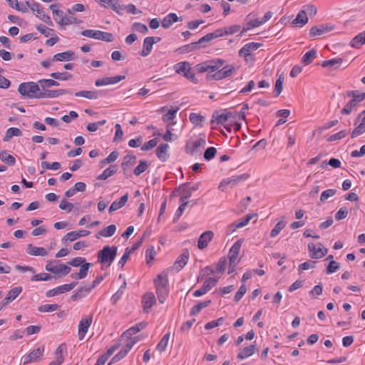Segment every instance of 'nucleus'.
<instances>
[{"instance_id": "obj_1", "label": "nucleus", "mask_w": 365, "mask_h": 365, "mask_svg": "<svg viewBox=\"0 0 365 365\" xmlns=\"http://www.w3.org/2000/svg\"><path fill=\"white\" fill-rule=\"evenodd\" d=\"M225 63L220 58L207 61L196 65L195 69L198 73L207 72V80H221L225 78L222 69L218 70Z\"/></svg>"}, {"instance_id": "obj_2", "label": "nucleus", "mask_w": 365, "mask_h": 365, "mask_svg": "<svg viewBox=\"0 0 365 365\" xmlns=\"http://www.w3.org/2000/svg\"><path fill=\"white\" fill-rule=\"evenodd\" d=\"M118 248L115 246H105L98 253V262L101 264V269L109 267L117 255Z\"/></svg>"}, {"instance_id": "obj_3", "label": "nucleus", "mask_w": 365, "mask_h": 365, "mask_svg": "<svg viewBox=\"0 0 365 365\" xmlns=\"http://www.w3.org/2000/svg\"><path fill=\"white\" fill-rule=\"evenodd\" d=\"M156 294L160 303L163 304L169 294L168 279L165 274H160L154 280Z\"/></svg>"}, {"instance_id": "obj_4", "label": "nucleus", "mask_w": 365, "mask_h": 365, "mask_svg": "<svg viewBox=\"0 0 365 365\" xmlns=\"http://www.w3.org/2000/svg\"><path fill=\"white\" fill-rule=\"evenodd\" d=\"M40 91V86L38 81L35 82H24L19 86L18 91L23 96H28L29 98H36L37 93Z\"/></svg>"}, {"instance_id": "obj_5", "label": "nucleus", "mask_w": 365, "mask_h": 365, "mask_svg": "<svg viewBox=\"0 0 365 365\" xmlns=\"http://www.w3.org/2000/svg\"><path fill=\"white\" fill-rule=\"evenodd\" d=\"M45 269L46 271L52 272L57 275V277H61L67 275L71 270V268L64 264L55 265L53 262H47Z\"/></svg>"}, {"instance_id": "obj_6", "label": "nucleus", "mask_w": 365, "mask_h": 365, "mask_svg": "<svg viewBox=\"0 0 365 365\" xmlns=\"http://www.w3.org/2000/svg\"><path fill=\"white\" fill-rule=\"evenodd\" d=\"M206 145L205 138H200L195 140H190L187 142L185 145V151L187 154L193 155L195 153H200L201 150Z\"/></svg>"}, {"instance_id": "obj_7", "label": "nucleus", "mask_w": 365, "mask_h": 365, "mask_svg": "<svg viewBox=\"0 0 365 365\" xmlns=\"http://www.w3.org/2000/svg\"><path fill=\"white\" fill-rule=\"evenodd\" d=\"M249 174L245 173L239 175H233L230 178L224 179L220 183L219 189H221L222 191H224V187L226 186L229 185L230 187H233L239 182L246 180L249 178Z\"/></svg>"}, {"instance_id": "obj_8", "label": "nucleus", "mask_w": 365, "mask_h": 365, "mask_svg": "<svg viewBox=\"0 0 365 365\" xmlns=\"http://www.w3.org/2000/svg\"><path fill=\"white\" fill-rule=\"evenodd\" d=\"M138 337L129 339L128 342L125 344V347L112 358L108 365H110L111 364L115 363L120 361V359H123L132 349L133 345L138 341Z\"/></svg>"}, {"instance_id": "obj_9", "label": "nucleus", "mask_w": 365, "mask_h": 365, "mask_svg": "<svg viewBox=\"0 0 365 365\" xmlns=\"http://www.w3.org/2000/svg\"><path fill=\"white\" fill-rule=\"evenodd\" d=\"M257 216V214H248L239 221L230 224L227 228V233L232 234L237 229L246 226L254 217Z\"/></svg>"}, {"instance_id": "obj_10", "label": "nucleus", "mask_w": 365, "mask_h": 365, "mask_svg": "<svg viewBox=\"0 0 365 365\" xmlns=\"http://www.w3.org/2000/svg\"><path fill=\"white\" fill-rule=\"evenodd\" d=\"M242 244V240L240 239L237 240L234 245L232 246V247L230 250L229 254H228V258L230 261V265L233 266V268L235 267L237 263V258L239 256V252L241 248Z\"/></svg>"}, {"instance_id": "obj_11", "label": "nucleus", "mask_w": 365, "mask_h": 365, "mask_svg": "<svg viewBox=\"0 0 365 365\" xmlns=\"http://www.w3.org/2000/svg\"><path fill=\"white\" fill-rule=\"evenodd\" d=\"M67 93H71L70 91L66 89L44 90L39 91L36 94V98H55Z\"/></svg>"}, {"instance_id": "obj_12", "label": "nucleus", "mask_w": 365, "mask_h": 365, "mask_svg": "<svg viewBox=\"0 0 365 365\" xmlns=\"http://www.w3.org/2000/svg\"><path fill=\"white\" fill-rule=\"evenodd\" d=\"M334 26L331 24H320L319 26H314L309 30V36L311 37H315L324 34L334 29Z\"/></svg>"}, {"instance_id": "obj_13", "label": "nucleus", "mask_w": 365, "mask_h": 365, "mask_svg": "<svg viewBox=\"0 0 365 365\" xmlns=\"http://www.w3.org/2000/svg\"><path fill=\"white\" fill-rule=\"evenodd\" d=\"M76 284H77V282H71L70 284H66L61 285L56 288L48 290L46 293V296L47 297H51L56 296L59 294L69 292L71 289H73L76 286Z\"/></svg>"}, {"instance_id": "obj_14", "label": "nucleus", "mask_w": 365, "mask_h": 365, "mask_svg": "<svg viewBox=\"0 0 365 365\" xmlns=\"http://www.w3.org/2000/svg\"><path fill=\"white\" fill-rule=\"evenodd\" d=\"M93 322V316L92 315H90L89 317L85 318V319H82L80 322H79V324H78V339L80 340H82L86 332L88 331V328L91 327V324Z\"/></svg>"}, {"instance_id": "obj_15", "label": "nucleus", "mask_w": 365, "mask_h": 365, "mask_svg": "<svg viewBox=\"0 0 365 365\" xmlns=\"http://www.w3.org/2000/svg\"><path fill=\"white\" fill-rule=\"evenodd\" d=\"M44 352V347L41 346L31 351L29 354L24 358V364H29L33 361L38 360L43 356Z\"/></svg>"}, {"instance_id": "obj_16", "label": "nucleus", "mask_w": 365, "mask_h": 365, "mask_svg": "<svg viewBox=\"0 0 365 365\" xmlns=\"http://www.w3.org/2000/svg\"><path fill=\"white\" fill-rule=\"evenodd\" d=\"M262 46L261 43L251 42L245 44L240 51L239 55L245 57L246 61H248L247 57L250 56L251 53L256 51Z\"/></svg>"}, {"instance_id": "obj_17", "label": "nucleus", "mask_w": 365, "mask_h": 365, "mask_svg": "<svg viewBox=\"0 0 365 365\" xmlns=\"http://www.w3.org/2000/svg\"><path fill=\"white\" fill-rule=\"evenodd\" d=\"M156 303V299L153 292H147L142 299L144 312L148 313L151 307Z\"/></svg>"}, {"instance_id": "obj_18", "label": "nucleus", "mask_w": 365, "mask_h": 365, "mask_svg": "<svg viewBox=\"0 0 365 365\" xmlns=\"http://www.w3.org/2000/svg\"><path fill=\"white\" fill-rule=\"evenodd\" d=\"M125 78V76H115L113 77H106L103 78H99L96 81V86H102L110 84H115L118 83L119 81Z\"/></svg>"}, {"instance_id": "obj_19", "label": "nucleus", "mask_w": 365, "mask_h": 365, "mask_svg": "<svg viewBox=\"0 0 365 365\" xmlns=\"http://www.w3.org/2000/svg\"><path fill=\"white\" fill-rule=\"evenodd\" d=\"M147 326V323L145 322H140L135 326L130 327L128 330H126L121 336V338L123 339L124 337H126L129 339H133L132 336L133 334H135L136 333L140 331L143 329H145Z\"/></svg>"}, {"instance_id": "obj_20", "label": "nucleus", "mask_w": 365, "mask_h": 365, "mask_svg": "<svg viewBox=\"0 0 365 365\" xmlns=\"http://www.w3.org/2000/svg\"><path fill=\"white\" fill-rule=\"evenodd\" d=\"M214 236L213 232L208 230L203 232L199 237L197 242L198 248L200 250H203L207 247L208 243L212 240Z\"/></svg>"}, {"instance_id": "obj_21", "label": "nucleus", "mask_w": 365, "mask_h": 365, "mask_svg": "<svg viewBox=\"0 0 365 365\" xmlns=\"http://www.w3.org/2000/svg\"><path fill=\"white\" fill-rule=\"evenodd\" d=\"M92 291L90 286L80 287L76 289L71 297L72 301L75 302L87 296Z\"/></svg>"}, {"instance_id": "obj_22", "label": "nucleus", "mask_w": 365, "mask_h": 365, "mask_svg": "<svg viewBox=\"0 0 365 365\" xmlns=\"http://www.w3.org/2000/svg\"><path fill=\"white\" fill-rule=\"evenodd\" d=\"M154 43H155L154 37L148 36V37L145 38V39L143 41V49L140 51V54L142 56H148L150 53Z\"/></svg>"}, {"instance_id": "obj_23", "label": "nucleus", "mask_w": 365, "mask_h": 365, "mask_svg": "<svg viewBox=\"0 0 365 365\" xmlns=\"http://www.w3.org/2000/svg\"><path fill=\"white\" fill-rule=\"evenodd\" d=\"M231 117H233V115L231 112H228L225 114H220L219 112H215L212 115L211 123L216 122L217 124L225 125L228 119Z\"/></svg>"}, {"instance_id": "obj_24", "label": "nucleus", "mask_w": 365, "mask_h": 365, "mask_svg": "<svg viewBox=\"0 0 365 365\" xmlns=\"http://www.w3.org/2000/svg\"><path fill=\"white\" fill-rule=\"evenodd\" d=\"M189 252L187 249L184 250L182 253L178 257L174 263L175 267L180 270L183 268L188 262L189 259Z\"/></svg>"}, {"instance_id": "obj_25", "label": "nucleus", "mask_w": 365, "mask_h": 365, "mask_svg": "<svg viewBox=\"0 0 365 365\" xmlns=\"http://www.w3.org/2000/svg\"><path fill=\"white\" fill-rule=\"evenodd\" d=\"M26 252L30 255L34 256H46L48 255L47 250L44 247H35L32 244L27 245Z\"/></svg>"}, {"instance_id": "obj_26", "label": "nucleus", "mask_w": 365, "mask_h": 365, "mask_svg": "<svg viewBox=\"0 0 365 365\" xmlns=\"http://www.w3.org/2000/svg\"><path fill=\"white\" fill-rule=\"evenodd\" d=\"M308 250L309 252L310 257L312 259H321L322 255V243H318L317 245L314 243L308 244Z\"/></svg>"}, {"instance_id": "obj_27", "label": "nucleus", "mask_w": 365, "mask_h": 365, "mask_svg": "<svg viewBox=\"0 0 365 365\" xmlns=\"http://www.w3.org/2000/svg\"><path fill=\"white\" fill-rule=\"evenodd\" d=\"M75 53L72 51H66L55 54L52 60L56 61H72L75 58Z\"/></svg>"}, {"instance_id": "obj_28", "label": "nucleus", "mask_w": 365, "mask_h": 365, "mask_svg": "<svg viewBox=\"0 0 365 365\" xmlns=\"http://www.w3.org/2000/svg\"><path fill=\"white\" fill-rule=\"evenodd\" d=\"M128 200V193L125 194L118 200H115L110 205L108 211L110 213L116 211L124 207Z\"/></svg>"}, {"instance_id": "obj_29", "label": "nucleus", "mask_w": 365, "mask_h": 365, "mask_svg": "<svg viewBox=\"0 0 365 365\" xmlns=\"http://www.w3.org/2000/svg\"><path fill=\"white\" fill-rule=\"evenodd\" d=\"M168 144L165 143L160 145L156 149V155L162 162H165L169 157L168 153Z\"/></svg>"}, {"instance_id": "obj_30", "label": "nucleus", "mask_w": 365, "mask_h": 365, "mask_svg": "<svg viewBox=\"0 0 365 365\" xmlns=\"http://www.w3.org/2000/svg\"><path fill=\"white\" fill-rule=\"evenodd\" d=\"M308 21V17L305 14V11L302 9L297 14L296 18L292 21V24L296 26L302 27Z\"/></svg>"}, {"instance_id": "obj_31", "label": "nucleus", "mask_w": 365, "mask_h": 365, "mask_svg": "<svg viewBox=\"0 0 365 365\" xmlns=\"http://www.w3.org/2000/svg\"><path fill=\"white\" fill-rule=\"evenodd\" d=\"M343 62V59L341 58H332L330 60L324 61L322 63V66L323 68H329L331 70H335Z\"/></svg>"}, {"instance_id": "obj_32", "label": "nucleus", "mask_w": 365, "mask_h": 365, "mask_svg": "<svg viewBox=\"0 0 365 365\" xmlns=\"http://www.w3.org/2000/svg\"><path fill=\"white\" fill-rule=\"evenodd\" d=\"M256 347L255 345H250L248 346L245 347L240 352L237 354V359L242 360L250 356H252L255 350Z\"/></svg>"}, {"instance_id": "obj_33", "label": "nucleus", "mask_w": 365, "mask_h": 365, "mask_svg": "<svg viewBox=\"0 0 365 365\" xmlns=\"http://www.w3.org/2000/svg\"><path fill=\"white\" fill-rule=\"evenodd\" d=\"M101 91H81L76 92L75 96L77 97H83L88 99H97Z\"/></svg>"}, {"instance_id": "obj_34", "label": "nucleus", "mask_w": 365, "mask_h": 365, "mask_svg": "<svg viewBox=\"0 0 365 365\" xmlns=\"http://www.w3.org/2000/svg\"><path fill=\"white\" fill-rule=\"evenodd\" d=\"M178 21V17L176 14L170 13L167 15L162 21V26L165 29H168L170 26Z\"/></svg>"}, {"instance_id": "obj_35", "label": "nucleus", "mask_w": 365, "mask_h": 365, "mask_svg": "<svg viewBox=\"0 0 365 365\" xmlns=\"http://www.w3.org/2000/svg\"><path fill=\"white\" fill-rule=\"evenodd\" d=\"M346 96L351 97V99L358 104L365 99V92L359 93L358 91H346Z\"/></svg>"}, {"instance_id": "obj_36", "label": "nucleus", "mask_w": 365, "mask_h": 365, "mask_svg": "<svg viewBox=\"0 0 365 365\" xmlns=\"http://www.w3.org/2000/svg\"><path fill=\"white\" fill-rule=\"evenodd\" d=\"M361 118V122L359 123V125L354 129V130L351 133V138H354L365 132V114H364L362 116L359 117L358 116V118Z\"/></svg>"}, {"instance_id": "obj_37", "label": "nucleus", "mask_w": 365, "mask_h": 365, "mask_svg": "<svg viewBox=\"0 0 365 365\" xmlns=\"http://www.w3.org/2000/svg\"><path fill=\"white\" fill-rule=\"evenodd\" d=\"M177 191H179L180 195V202H186L185 200L190 198L192 194L185 184L178 187Z\"/></svg>"}, {"instance_id": "obj_38", "label": "nucleus", "mask_w": 365, "mask_h": 365, "mask_svg": "<svg viewBox=\"0 0 365 365\" xmlns=\"http://www.w3.org/2000/svg\"><path fill=\"white\" fill-rule=\"evenodd\" d=\"M117 166L116 165H110L109 168H106L102 174L98 176L97 179L101 180H106L109 177L115 174L117 172Z\"/></svg>"}, {"instance_id": "obj_39", "label": "nucleus", "mask_w": 365, "mask_h": 365, "mask_svg": "<svg viewBox=\"0 0 365 365\" xmlns=\"http://www.w3.org/2000/svg\"><path fill=\"white\" fill-rule=\"evenodd\" d=\"M262 24V21H260L259 19L251 20L247 23V26L244 27L240 34V36H243L246 32L253 28L259 27Z\"/></svg>"}, {"instance_id": "obj_40", "label": "nucleus", "mask_w": 365, "mask_h": 365, "mask_svg": "<svg viewBox=\"0 0 365 365\" xmlns=\"http://www.w3.org/2000/svg\"><path fill=\"white\" fill-rule=\"evenodd\" d=\"M317 57V51L312 49L307 52L302 58V63L305 66L310 64L314 59Z\"/></svg>"}, {"instance_id": "obj_41", "label": "nucleus", "mask_w": 365, "mask_h": 365, "mask_svg": "<svg viewBox=\"0 0 365 365\" xmlns=\"http://www.w3.org/2000/svg\"><path fill=\"white\" fill-rule=\"evenodd\" d=\"M175 70L176 73L184 75L185 73L189 72V70H191V67L187 61H183L175 64Z\"/></svg>"}, {"instance_id": "obj_42", "label": "nucleus", "mask_w": 365, "mask_h": 365, "mask_svg": "<svg viewBox=\"0 0 365 365\" xmlns=\"http://www.w3.org/2000/svg\"><path fill=\"white\" fill-rule=\"evenodd\" d=\"M210 303H211V300H207V301L198 303L197 304H196L192 307L190 314L191 316H195V315L197 314L198 313H200L201 312V310L202 309L208 307Z\"/></svg>"}, {"instance_id": "obj_43", "label": "nucleus", "mask_w": 365, "mask_h": 365, "mask_svg": "<svg viewBox=\"0 0 365 365\" xmlns=\"http://www.w3.org/2000/svg\"><path fill=\"white\" fill-rule=\"evenodd\" d=\"M0 159L10 166L16 163L14 157L7 153L6 150H0Z\"/></svg>"}, {"instance_id": "obj_44", "label": "nucleus", "mask_w": 365, "mask_h": 365, "mask_svg": "<svg viewBox=\"0 0 365 365\" xmlns=\"http://www.w3.org/2000/svg\"><path fill=\"white\" fill-rule=\"evenodd\" d=\"M38 83L42 91L47 90V88L59 86V83L54 79H41Z\"/></svg>"}, {"instance_id": "obj_45", "label": "nucleus", "mask_w": 365, "mask_h": 365, "mask_svg": "<svg viewBox=\"0 0 365 365\" xmlns=\"http://www.w3.org/2000/svg\"><path fill=\"white\" fill-rule=\"evenodd\" d=\"M22 134L21 130L18 128H10L7 129L4 141H9L13 136H21Z\"/></svg>"}, {"instance_id": "obj_46", "label": "nucleus", "mask_w": 365, "mask_h": 365, "mask_svg": "<svg viewBox=\"0 0 365 365\" xmlns=\"http://www.w3.org/2000/svg\"><path fill=\"white\" fill-rule=\"evenodd\" d=\"M116 231V226L115 225H110L108 227L101 230L98 235L104 237H110L114 235Z\"/></svg>"}, {"instance_id": "obj_47", "label": "nucleus", "mask_w": 365, "mask_h": 365, "mask_svg": "<svg viewBox=\"0 0 365 365\" xmlns=\"http://www.w3.org/2000/svg\"><path fill=\"white\" fill-rule=\"evenodd\" d=\"M136 160L135 155L128 153L124 156L121 166H128V168H130L136 163Z\"/></svg>"}, {"instance_id": "obj_48", "label": "nucleus", "mask_w": 365, "mask_h": 365, "mask_svg": "<svg viewBox=\"0 0 365 365\" xmlns=\"http://www.w3.org/2000/svg\"><path fill=\"white\" fill-rule=\"evenodd\" d=\"M365 43V31L359 34L351 41V45L352 47H359Z\"/></svg>"}, {"instance_id": "obj_49", "label": "nucleus", "mask_w": 365, "mask_h": 365, "mask_svg": "<svg viewBox=\"0 0 365 365\" xmlns=\"http://www.w3.org/2000/svg\"><path fill=\"white\" fill-rule=\"evenodd\" d=\"M170 332H168L166 334H165L162 337V339H160L159 343L158 344V345H157V350L160 353H162L163 351H164L166 349V347L168 346V341H169V339H170Z\"/></svg>"}, {"instance_id": "obj_50", "label": "nucleus", "mask_w": 365, "mask_h": 365, "mask_svg": "<svg viewBox=\"0 0 365 365\" xmlns=\"http://www.w3.org/2000/svg\"><path fill=\"white\" fill-rule=\"evenodd\" d=\"M149 167V163L146 160H140L139 165L134 169L133 173L136 176H139L144 173Z\"/></svg>"}, {"instance_id": "obj_51", "label": "nucleus", "mask_w": 365, "mask_h": 365, "mask_svg": "<svg viewBox=\"0 0 365 365\" xmlns=\"http://www.w3.org/2000/svg\"><path fill=\"white\" fill-rule=\"evenodd\" d=\"M81 22V20H78L76 18L71 16H65L64 19H61L58 24L60 26H67L70 24H77Z\"/></svg>"}, {"instance_id": "obj_52", "label": "nucleus", "mask_w": 365, "mask_h": 365, "mask_svg": "<svg viewBox=\"0 0 365 365\" xmlns=\"http://www.w3.org/2000/svg\"><path fill=\"white\" fill-rule=\"evenodd\" d=\"M59 306L56 304H46L41 305L38 307V311L40 312H51L57 310Z\"/></svg>"}, {"instance_id": "obj_53", "label": "nucleus", "mask_w": 365, "mask_h": 365, "mask_svg": "<svg viewBox=\"0 0 365 365\" xmlns=\"http://www.w3.org/2000/svg\"><path fill=\"white\" fill-rule=\"evenodd\" d=\"M200 48V46H196L195 42H192L190 44L185 45L180 48H179L177 51L180 53H185L190 51H193Z\"/></svg>"}, {"instance_id": "obj_54", "label": "nucleus", "mask_w": 365, "mask_h": 365, "mask_svg": "<svg viewBox=\"0 0 365 365\" xmlns=\"http://www.w3.org/2000/svg\"><path fill=\"white\" fill-rule=\"evenodd\" d=\"M50 76L53 79L60 81H67L71 78V74L68 72L59 73L55 72L50 74Z\"/></svg>"}, {"instance_id": "obj_55", "label": "nucleus", "mask_w": 365, "mask_h": 365, "mask_svg": "<svg viewBox=\"0 0 365 365\" xmlns=\"http://www.w3.org/2000/svg\"><path fill=\"white\" fill-rule=\"evenodd\" d=\"M22 292L21 287H15L12 288L6 295V297L9 298V301H14Z\"/></svg>"}, {"instance_id": "obj_56", "label": "nucleus", "mask_w": 365, "mask_h": 365, "mask_svg": "<svg viewBox=\"0 0 365 365\" xmlns=\"http://www.w3.org/2000/svg\"><path fill=\"white\" fill-rule=\"evenodd\" d=\"M285 222L283 220L277 222L274 227L271 230L270 237H274L279 235L281 230L285 227Z\"/></svg>"}, {"instance_id": "obj_57", "label": "nucleus", "mask_w": 365, "mask_h": 365, "mask_svg": "<svg viewBox=\"0 0 365 365\" xmlns=\"http://www.w3.org/2000/svg\"><path fill=\"white\" fill-rule=\"evenodd\" d=\"M99 30H92V29H86L81 32V35L88 37V38H92L94 39L98 40L99 38Z\"/></svg>"}, {"instance_id": "obj_58", "label": "nucleus", "mask_w": 365, "mask_h": 365, "mask_svg": "<svg viewBox=\"0 0 365 365\" xmlns=\"http://www.w3.org/2000/svg\"><path fill=\"white\" fill-rule=\"evenodd\" d=\"M283 81H284V76L280 75L278 78V79L276 81L275 83V87H274V93L275 96H278L282 91L283 89Z\"/></svg>"}, {"instance_id": "obj_59", "label": "nucleus", "mask_w": 365, "mask_h": 365, "mask_svg": "<svg viewBox=\"0 0 365 365\" xmlns=\"http://www.w3.org/2000/svg\"><path fill=\"white\" fill-rule=\"evenodd\" d=\"M348 133H349V131L346 130H341V131L338 132L337 133H335V134H333V135H330L327 138V141L328 142H332V141H335V140H340V139L344 138L345 136H346Z\"/></svg>"}, {"instance_id": "obj_60", "label": "nucleus", "mask_w": 365, "mask_h": 365, "mask_svg": "<svg viewBox=\"0 0 365 365\" xmlns=\"http://www.w3.org/2000/svg\"><path fill=\"white\" fill-rule=\"evenodd\" d=\"M189 119L192 124L198 125L205 120V118L200 114L192 113L189 116Z\"/></svg>"}, {"instance_id": "obj_61", "label": "nucleus", "mask_w": 365, "mask_h": 365, "mask_svg": "<svg viewBox=\"0 0 365 365\" xmlns=\"http://www.w3.org/2000/svg\"><path fill=\"white\" fill-rule=\"evenodd\" d=\"M36 29L42 34H43L46 37H48L49 36H52L54 34V31L51 29L47 28L46 26L43 24H39L36 26Z\"/></svg>"}, {"instance_id": "obj_62", "label": "nucleus", "mask_w": 365, "mask_h": 365, "mask_svg": "<svg viewBox=\"0 0 365 365\" xmlns=\"http://www.w3.org/2000/svg\"><path fill=\"white\" fill-rule=\"evenodd\" d=\"M357 105L352 99H351L341 110L343 115H349L351 113L353 108Z\"/></svg>"}, {"instance_id": "obj_63", "label": "nucleus", "mask_w": 365, "mask_h": 365, "mask_svg": "<svg viewBox=\"0 0 365 365\" xmlns=\"http://www.w3.org/2000/svg\"><path fill=\"white\" fill-rule=\"evenodd\" d=\"M218 282V278L209 277L203 283V287L207 289L209 292L212 287H214Z\"/></svg>"}, {"instance_id": "obj_64", "label": "nucleus", "mask_w": 365, "mask_h": 365, "mask_svg": "<svg viewBox=\"0 0 365 365\" xmlns=\"http://www.w3.org/2000/svg\"><path fill=\"white\" fill-rule=\"evenodd\" d=\"M217 153V149L214 147H210L207 148L204 153V158L206 160H210L215 158Z\"/></svg>"}]
</instances>
